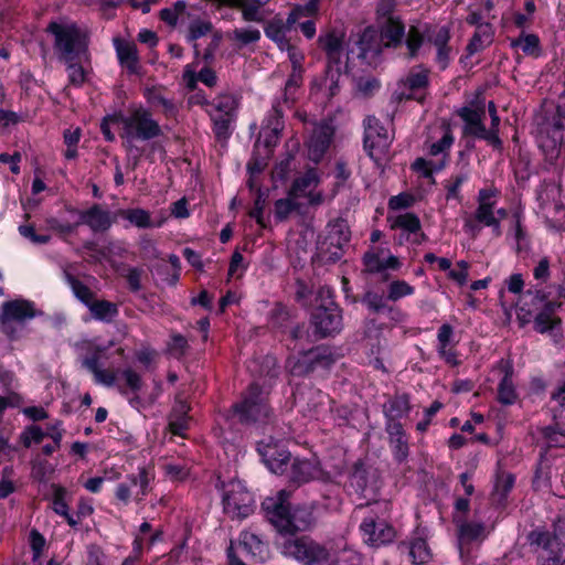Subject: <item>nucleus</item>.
<instances>
[{
    "instance_id": "f257e3e1",
    "label": "nucleus",
    "mask_w": 565,
    "mask_h": 565,
    "mask_svg": "<svg viewBox=\"0 0 565 565\" xmlns=\"http://www.w3.org/2000/svg\"><path fill=\"white\" fill-rule=\"evenodd\" d=\"M267 499L263 502V510L268 521L280 534L295 535L297 532L311 530L317 523L313 503L290 507L281 499Z\"/></svg>"
},
{
    "instance_id": "f03ea898",
    "label": "nucleus",
    "mask_w": 565,
    "mask_h": 565,
    "mask_svg": "<svg viewBox=\"0 0 565 565\" xmlns=\"http://www.w3.org/2000/svg\"><path fill=\"white\" fill-rule=\"evenodd\" d=\"M46 32L53 36V47L60 62L88 60L87 35L75 23L51 21Z\"/></svg>"
},
{
    "instance_id": "7ed1b4c3",
    "label": "nucleus",
    "mask_w": 565,
    "mask_h": 565,
    "mask_svg": "<svg viewBox=\"0 0 565 565\" xmlns=\"http://www.w3.org/2000/svg\"><path fill=\"white\" fill-rule=\"evenodd\" d=\"M280 553L301 565H320L329 559V550L308 535L285 537L278 544Z\"/></svg>"
},
{
    "instance_id": "20e7f679",
    "label": "nucleus",
    "mask_w": 565,
    "mask_h": 565,
    "mask_svg": "<svg viewBox=\"0 0 565 565\" xmlns=\"http://www.w3.org/2000/svg\"><path fill=\"white\" fill-rule=\"evenodd\" d=\"M38 315L34 302L26 299L4 301L0 307V331L10 340L20 338L25 323Z\"/></svg>"
},
{
    "instance_id": "39448f33",
    "label": "nucleus",
    "mask_w": 565,
    "mask_h": 565,
    "mask_svg": "<svg viewBox=\"0 0 565 565\" xmlns=\"http://www.w3.org/2000/svg\"><path fill=\"white\" fill-rule=\"evenodd\" d=\"M232 408L243 424L264 422L271 414L268 404V392L256 383H252L247 387L241 402L234 404Z\"/></svg>"
},
{
    "instance_id": "423d86ee",
    "label": "nucleus",
    "mask_w": 565,
    "mask_h": 565,
    "mask_svg": "<svg viewBox=\"0 0 565 565\" xmlns=\"http://www.w3.org/2000/svg\"><path fill=\"white\" fill-rule=\"evenodd\" d=\"M122 126V136L136 137L147 141L162 135V129L157 120L152 118L149 110L139 107L130 111L128 116L120 115L118 119Z\"/></svg>"
},
{
    "instance_id": "0eeeda50",
    "label": "nucleus",
    "mask_w": 565,
    "mask_h": 565,
    "mask_svg": "<svg viewBox=\"0 0 565 565\" xmlns=\"http://www.w3.org/2000/svg\"><path fill=\"white\" fill-rule=\"evenodd\" d=\"M224 512L232 519H245L254 511L253 494L237 480H231L223 491Z\"/></svg>"
},
{
    "instance_id": "6e6552de",
    "label": "nucleus",
    "mask_w": 565,
    "mask_h": 565,
    "mask_svg": "<svg viewBox=\"0 0 565 565\" xmlns=\"http://www.w3.org/2000/svg\"><path fill=\"white\" fill-rule=\"evenodd\" d=\"M529 542L531 546H536L541 565H565V551L556 535L534 530L529 534Z\"/></svg>"
},
{
    "instance_id": "1a4fd4ad",
    "label": "nucleus",
    "mask_w": 565,
    "mask_h": 565,
    "mask_svg": "<svg viewBox=\"0 0 565 565\" xmlns=\"http://www.w3.org/2000/svg\"><path fill=\"white\" fill-rule=\"evenodd\" d=\"M564 125L559 116L545 121L540 130L537 143L545 160L554 164L563 153Z\"/></svg>"
},
{
    "instance_id": "9d476101",
    "label": "nucleus",
    "mask_w": 565,
    "mask_h": 565,
    "mask_svg": "<svg viewBox=\"0 0 565 565\" xmlns=\"http://www.w3.org/2000/svg\"><path fill=\"white\" fill-rule=\"evenodd\" d=\"M294 403L303 417L319 419L328 411L329 396L316 387L300 385L294 392Z\"/></svg>"
},
{
    "instance_id": "9b49d317",
    "label": "nucleus",
    "mask_w": 565,
    "mask_h": 565,
    "mask_svg": "<svg viewBox=\"0 0 565 565\" xmlns=\"http://www.w3.org/2000/svg\"><path fill=\"white\" fill-rule=\"evenodd\" d=\"M383 43L373 28H366L348 49V58L355 55L366 65H375L383 50Z\"/></svg>"
},
{
    "instance_id": "f8f14e48",
    "label": "nucleus",
    "mask_w": 565,
    "mask_h": 565,
    "mask_svg": "<svg viewBox=\"0 0 565 565\" xmlns=\"http://www.w3.org/2000/svg\"><path fill=\"white\" fill-rule=\"evenodd\" d=\"M350 241V231L347 222L337 218L328 224V234L321 245V253L329 252L328 262L335 263L342 257L343 246Z\"/></svg>"
},
{
    "instance_id": "ddd939ff",
    "label": "nucleus",
    "mask_w": 565,
    "mask_h": 565,
    "mask_svg": "<svg viewBox=\"0 0 565 565\" xmlns=\"http://www.w3.org/2000/svg\"><path fill=\"white\" fill-rule=\"evenodd\" d=\"M364 149L371 158H376L390 145V137L386 128L374 116L364 119Z\"/></svg>"
},
{
    "instance_id": "4468645a",
    "label": "nucleus",
    "mask_w": 565,
    "mask_h": 565,
    "mask_svg": "<svg viewBox=\"0 0 565 565\" xmlns=\"http://www.w3.org/2000/svg\"><path fill=\"white\" fill-rule=\"evenodd\" d=\"M257 450L267 468L281 475L287 471L290 461V452L278 441L270 439L268 443L259 441Z\"/></svg>"
},
{
    "instance_id": "2eb2a0df",
    "label": "nucleus",
    "mask_w": 565,
    "mask_h": 565,
    "mask_svg": "<svg viewBox=\"0 0 565 565\" xmlns=\"http://www.w3.org/2000/svg\"><path fill=\"white\" fill-rule=\"evenodd\" d=\"M311 322L320 338L331 335L341 329V311L337 306L318 307L312 312Z\"/></svg>"
},
{
    "instance_id": "dca6fc26",
    "label": "nucleus",
    "mask_w": 565,
    "mask_h": 565,
    "mask_svg": "<svg viewBox=\"0 0 565 565\" xmlns=\"http://www.w3.org/2000/svg\"><path fill=\"white\" fill-rule=\"evenodd\" d=\"M360 530L363 533L364 541L372 546H381L391 543L395 537V530L384 520L365 518Z\"/></svg>"
},
{
    "instance_id": "f3484780",
    "label": "nucleus",
    "mask_w": 565,
    "mask_h": 565,
    "mask_svg": "<svg viewBox=\"0 0 565 565\" xmlns=\"http://www.w3.org/2000/svg\"><path fill=\"white\" fill-rule=\"evenodd\" d=\"M561 302H546L533 317V328L541 334L562 335V319L555 313L561 308Z\"/></svg>"
},
{
    "instance_id": "a211bd4d",
    "label": "nucleus",
    "mask_w": 565,
    "mask_h": 565,
    "mask_svg": "<svg viewBox=\"0 0 565 565\" xmlns=\"http://www.w3.org/2000/svg\"><path fill=\"white\" fill-rule=\"evenodd\" d=\"M334 130L329 124L317 125L308 141L309 159L316 163L320 162L330 147Z\"/></svg>"
},
{
    "instance_id": "6ab92c4d",
    "label": "nucleus",
    "mask_w": 565,
    "mask_h": 565,
    "mask_svg": "<svg viewBox=\"0 0 565 565\" xmlns=\"http://www.w3.org/2000/svg\"><path fill=\"white\" fill-rule=\"evenodd\" d=\"M331 360L319 348L302 353L301 358L288 360V367L292 375L303 376L312 372L317 365H329Z\"/></svg>"
},
{
    "instance_id": "aec40b11",
    "label": "nucleus",
    "mask_w": 565,
    "mask_h": 565,
    "mask_svg": "<svg viewBox=\"0 0 565 565\" xmlns=\"http://www.w3.org/2000/svg\"><path fill=\"white\" fill-rule=\"evenodd\" d=\"M238 547L242 554L254 563L264 562L268 554L267 543L260 536L249 531L241 533Z\"/></svg>"
},
{
    "instance_id": "412c9836",
    "label": "nucleus",
    "mask_w": 565,
    "mask_h": 565,
    "mask_svg": "<svg viewBox=\"0 0 565 565\" xmlns=\"http://www.w3.org/2000/svg\"><path fill=\"white\" fill-rule=\"evenodd\" d=\"M458 547L461 557L469 554V545L476 541H482L487 536L486 527L479 522L457 521Z\"/></svg>"
},
{
    "instance_id": "4be33fe9",
    "label": "nucleus",
    "mask_w": 565,
    "mask_h": 565,
    "mask_svg": "<svg viewBox=\"0 0 565 565\" xmlns=\"http://www.w3.org/2000/svg\"><path fill=\"white\" fill-rule=\"evenodd\" d=\"M321 470L317 462L308 459L296 458L289 470V482L295 487H299L311 480L320 478Z\"/></svg>"
},
{
    "instance_id": "5701e85b",
    "label": "nucleus",
    "mask_w": 565,
    "mask_h": 565,
    "mask_svg": "<svg viewBox=\"0 0 565 565\" xmlns=\"http://www.w3.org/2000/svg\"><path fill=\"white\" fill-rule=\"evenodd\" d=\"M380 39L384 47L396 49L402 45L405 38V25L399 18H388L379 21Z\"/></svg>"
},
{
    "instance_id": "b1692460",
    "label": "nucleus",
    "mask_w": 565,
    "mask_h": 565,
    "mask_svg": "<svg viewBox=\"0 0 565 565\" xmlns=\"http://www.w3.org/2000/svg\"><path fill=\"white\" fill-rule=\"evenodd\" d=\"M72 211L78 214V223L87 225L93 232H105L111 225L109 212L98 204H94L85 211Z\"/></svg>"
},
{
    "instance_id": "393cba45",
    "label": "nucleus",
    "mask_w": 565,
    "mask_h": 565,
    "mask_svg": "<svg viewBox=\"0 0 565 565\" xmlns=\"http://www.w3.org/2000/svg\"><path fill=\"white\" fill-rule=\"evenodd\" d=\"M429 71L423 67L422 65L413 67L407 76L401 81V85L408 89L409 93L402 92L398 96L399 99H417L418 102H423V97H415L413 93L424 89L429 84L428 77Z\"/></svg>"
},
{
    "instance_id": "a878e982",
    "label": "nucleus",
    "mask_w": 565,
    "mask_h": 565,
    "mask_svg": "<svg viewBox=\"0 0 565 565\" xmlns=\"http://www.w3.org/2000/svg\"><path fill=\"white\" fill-rule=\"evenodd\" d=\"M553 424L541 427L540 435L547 447L565 448V415L554 412Z\"/></svg>"
},
{
    "instance_id": "bb28decb",
    "label": "nucleus",
    "mask_w": 565,
    "mask_h": 565,
    "mask_svg": "<svg viewBox=\"0 0 565 565\" xmlns=\"http://www.w3.org/2000/svg\"><path fill=\"white\" fill-rule=\"evenodd\" d=\"M428 41L436 47V62L440 70H445L451 58V47L449 46L450 31L447 26H441L427 35Z\"/></svg>"
},
{
    "instance_id": "cd10ccee",
    "label": "nucleus",
    "mask_w": 565,
    "mask_h": 565,
    "mask_svg": "<svg viewBox=\"0 0 565 565\" xmlns=\"http://www.w3.org/2000/svg\"><path fill=\"white\" fill-rule=\"evenodd\" d=\"M385 430L390 438V444L393 448L394 458L398 462L407 459L409 448L408 438L401 423L385 424Z\"/></svg>"
},
{
    "instance_id": "c85d7f7f",
    "label": "nucleus",
    "mask_w": 565,
    "mask_h": 565,
    "mask_svg": "<svg viewBox=\"0 0 565 565\" xmlns=\"http://www.w3.org/2000/svg\"><path fill=\"white\" fill-rule=\"evenodd\" d=\"M114 44L120 65L125 67L129 74H137L139 72L137 45L120 39H115Z\"/></svg>"
},
{
    "instance_id": "c756f323",
    "label": "nucleus",
    "mask_w": 565,
    "mask_h": 565,
    "mask_svg": "<svg viewBox=\"0 0 565 565\" xmlns=\"http://www.w3.org/2000/svg\"><path fill=\"white\" fill-rule=\"evenodd\" d=\"M375 471L366 467L361 460L356 461L350 473V486L359 493L364 494L367 490L374 488Z\"/></svg>"
},
{
    "instance_id": "7c9ffc66",
    "label": "nucleus",
    "mask_w": 565,
    "mask_h": 565,
    "mask_svg": "<svg viewBox=\"0 0 565 565\" xmlns=\"http://www.w3.org/2000/svg\"><path fill=\"white\" fill-rule=\"evenodd\" d=\"M318 42L327 54L328 66L340 67L343 53V40L334 32L320 35Z\"/></svg>"
},
{
    "instance_id": "2f4dec72",
    "label": "nucleus",
    "mask_w": 565,
    "mask_h": 565,
    "mask_svg": "<svg viewBox=\"0 0 565 565\" xmlns=\"http://www.w3.org/2000/svg\"><path fill=\"white\" fill-rule=\"evenodd\" d=\"M102 352V348H96L95 352L92 355L86 356L83 360L82 365L93 373L96 383L110 387L114 386L116 383V373L107 370H102L99 367V359Z\"/></svg>"
},
{
    "instance_id": "473e14b6",
    "label": "nucleus",
    "mask_w": 565,
    "mask_h": 565,
    "mask_svg": "<svg viewBox=\"0 0 565 565\" xmlns=\"http://www.w3.org/2000/svg\"><path fill=\"white\" fill-rule=\"evenodd\" d=\"M459 117L465 121V132L478 137L484 131L486 126L483 124L484 107L479 106L477 108L462 107L458 111Z\"/></svg>"
},
{
    "instance_id": "72a5a7b5",
    "label": "nucleus",
    "mask_w": 565,
    "mask_h": 565,
    "mask_svg": "<svg viewBox=\"0 0 565 565\" xmlns=\"http://www.w3.org/2000/svg\"><path fill=\"white\" fill-rule=\"evenodd\" d=\"M190 406L182 399H177L169 415V429L173 435L184 436L189 428L190 417L188 415Z\"/></svg>"
},
{
    "instance_id": "f704fd0d",
    "label": "nucleus",
    "mask_w": 565,
    "mask_h": 565,
    "mask_svg": "<svg viewBox=\"0 0 565 565\" xmlns=\"http://www.w3.org/2000/svg\"><path fill=\"white\" fill-rule=\"evenodd\" d=\"M291 28V25L287 24V20L284 21L280 17L276 15L266 23L264 31L267 38L274 41L281 51H285V47H289L290 42L287 39V31Z\"/></svg>"
},
{
    "instance_id": "c9c22d12",
    "label": "nucleus",
    "mask_w": 565,
    "mask_h": 565,
    "mask_svg": "<svg viewBox=\"0 0 565 565\" xmlns=\"http://www.w3.org/2000/svg\"><path fill=\"white\" fill-rule=\"evenodd\" d=\"M409 398L407 395H396L384 405L385 424L401 423L398 419L409 412Z\"/></svg>"
},
{
    "instance_id": "e433bc0d",
    "label": "nucleus",
    "mask_w": 565,
    "mask_h": 565,
    "mask_svg": "<svg viewBox=\"0 0 565 565\" xmlns=\"http://www.w3.org/2000/svg\"><path fill=\"white\" fill-rule=\"evenodd\" d=\"M387 296H384L383 291L374 290L372 288L366 289L361 302L373 313H384L393 311V307L387 303Z\"/></svg>"
},
{
    "instance_id": "4c0bfd02",
    "label": "nucleus",
    "mask_w": 565,
    "mask_h": 565,
    "mask_svg": "<svg viewBox=\"0 0 565 565\" xmlns=\"http://www.w3.org/2000/svg\"><path fill=\"white\" fill-rule=\"evenodd\" d=\"M320 179L316 169H308L301 177L294 180L289 194L291 196H303L306 195L311 188L318 185Z\"/></svg>"
},
{
    "instance_id": "58836bf2",
    "label": "nucleus",
    "mask_w": 565,
    "mask_h": 565,
    "mask_svg": "<svg viewBox=\"0 0 565 565\" xmlns=\"http://www.w3.org/2000/svg\"><path fill=\"white\" fill-rule=\"evenodd\" d=\"M63 277L66 284L71 287L74 296L86 307H88L95 299V294L90 290V288L77 279L72 273H70L68 268H64Z\"/></svg>"
},
{
    "instance_id": "ea45409f",
    "label": "nucleus",
    "mask_w": 565,
    "mask_h": 565,
    "mask_svg": "<svg viewBox=\"0 0 565 565\" xmlns=\"http://www.w3.org/2000/svg\"><path fill=\"white\" fill-rule=\"evenodd\" d=\"M302 70H292L286 81L281 97H279L287 108H290L297 100V92L302 85Z\"/></svg>"
},
{
    "instance_id": "a19ab883",
    "label": "nucleus",
    "mask_w": 565,
    "mask_h": 565,
    "mask_svg": "<svg viewBox=\"0 0 565 565\" xmlns=\"http://www.w3.org/2000/svg\"><path fill=\"white\" fill-rule=\"evenodd\" d=\"M401 546L408 548L409 557L414 564L424 565L431 558L430 548L422 537L413 539L409 543H402Z\"/></svg>"
},
{
    "instance_id": "79ce46f5",
    "label": "nucleus",
    "mask_w": 565,
    "mask_h": 565,
    "mask_svg": "<svg viewBox=\"0 0 565 565\" xmlns=\"http://www.w3.org/2000/svg\"><path fill=\"white\" fill-rule=\"evenodd\" d=\"M320 0H309L305 4H296L287 17V24L294 26L301 19H311L319 13Z\"/></svg>"
},
{
    "instance_id": "37998d69",
    "label": "nucleus",
    "mask_w": 565,
    "mask_h": 565,
    "mask_svg": "<svg viewBox=\"0 0 565 565\" xmlns=\"http://www.w3.org/2000/svg\"><path fill=\"white\" fill-rule=\"evenodd\" d=\"M94 319L111 322L118 316V307L116 303L108 300H93L87 307Z\"/></svg>"
},
{
    "instance_id": "c03bdc74",
    "label": "nucleus",
    "mask_w": 565,
    "mask_h": 565,
    "mask_svg": "<svg viewBox=\"0 0 565 565\" xmlns=\"http://www.w3.org/2000/svg\"><path fill=\"white\" fill-rule=\"evenodd\" d=\"M286 108L287 107L284 105L282 100L280 98H276L273 102L271 109L265 118L262 128L281 132L284 129L282 117Z\"/></svg>"
},
{
    "instance_id": "a18cd8bd",
    "label": "nucleus",
    "mask_w": 565,
    "mask_h": 565,
    "mask_svg": "<svg viewBox=\"0 0 565 565\" xmlns=\"http://www.w3.org/2000/svg\"><path fill=\"white\" fill-rule=\"evenodd\" d=\"M209 105L216 111L215 115H226L235 117L238 107V98L233 94H220Z\"/></svg>"
},
{
    "instance_id": "49530a36",
    "label": "nucleus",
    "mask_w": 565,
    "mask_h": 565,
    "mask_svg": "<svg viewBox=\"0 0 565 565\" xmlns=\"http://www.w3.org/2000/svg\"><path fill=\"white\" fill-rule=\"evenodd\" d=\"M518 394L512 382V370H507L498 386V401L503 405L515 403Z\"/></svg>"
},
{
    "instance_id": "de8ad7c7",
    "label": "nucleus",
    "mask_w": 565,
    "mask_h": 565,
    "mask_svg": "<svg viewBox=\"0 0 565 565\" xmlns=\"http://www.w3.org/2000/svg\"><path fill=\"white\" fill-rule=\"evenodd\" d=\"M153 476L149 469L142 467L138 470L137 475L128 476V481L132 487H137L138 491L136 492V500L141 501L149 492L150 481Z\"/></svg>"
},
{
    "instance_id": "09e8293b",
    "label": "nucleus",
    "mask_w": 565,
    "mask_h": 565,
    "mask_svg": "<svg viewBox=\"0 0 565 565\" xmlns=\"http://www.w3.org/2000/svg\"><path fill=\"white\" fill-rule=\"evenodd\" d=\"M145 96L152 105H159L163 108L167 116H174L178 107L173 100L166 98L156 87L147 88Z\"/></svg>"
},
{
    "instance_id": "8fccbe9b",
    "label": "nucleus",
    "mask_w": 565,
    "mask_h": 565,
    "mask_svg": "<svg viewBox=\"0 0 565 565\" xmlns=\"http://www.w3.org/2000/svg\"><path fill=\"white\" fill-rule=\"evenodd\" d=\"M297 196H291L288 193V196L285 199H279L275 202V217L278 221H286L289 215L300 209V204L296 201Z\"/></svg>"
},
{
    "instance_id": "3c124183",
    "label": "nucleus",
    "mask_w": 565,
    "mask_h": 565,
    "mask_svg": "<svg viewBox=\"0 0 565 565\" xmlns=\"http://www.w3.org/2000/svg\"><path fill=\"white\" fill-rule=\"evenodd\" d=\"M484 41L488 43L491 42V25L486 23L483 25H479V29L471 38L470 42L467 45V51L469 55L477 53L482 50L484 46Z\"/></svg>"
},
{
    "instance_id": "603ef678",
    "label": "nucleus",
    "mask_w": 565,
    "mask_h": 565,
    "mask_svg": "<svg viewBox=\"0 0 565 565\" xmlns=\"http://www.w3.org/2000/svg\"><path fill=\"white\" fill-rule=\"evenodd\" d=\"M213 121V131L218 141H226L232 131H231V122L235 117H230L226 115H211Z\"/></svg>"
},
{
    "instance_id": "864d4df0",
    "label": "nucleus",
    "mask_w": 565,
    "mask_h": 565,
    "mask_svg": "<svg viewBox=\"0 0 565 565\" xmlns=\"http://www.w3.org/2000/svg\"><path fill=\"white\" fill-rule=\"evenodd\" d=\"M424 43L423 32L415 25L408 29L407 34L405 33V44L407 47V57L414 58L417 56L419 49Z\"/></svg>"
},
{
    "instance_id": "5fc2aeb1",
    "label": "nucleus",
    "mask_w": 565,
    "mask_h": 565,
    "mask_svg": "<svg viewBox=\"0 0 565 565\" xmlns=\"http://www.w3.org/2000/svg\"><path fill=\"white\" fill-rule=\"evenodd\" d=\"M280 134V131L260 128L254 149L259 151V149L263 147L264 152H266V157H269L273 147H275L279 140Z\"/></svg>"
},
{
    "instance_id": "6e6d98bb",
    "label": "nucleus",
    "mask_w": 565,
    "mask_h": 565,
    "mask_svg": "<svg viewBox=\"0 0 565 565\" xmlns=\"http://www.w3.org/2000/svg\"><path fill=\"white\" fill-rule=\"evenodd\" d=\"M227 38L237 42L241 46L256 43L260 39V32L257 29H235L227 34Z\"/></svg>"
},
{
    "instance_id": "4d7b16f0",
    "label": "nucleus",
    "mask_w": 565,
    "mask_h": 565,
    "mask_svg": "<svg viewBox=\"0 0 565 565\" xmlns=\"http://www.w3.org/2000/svg\"><path fill=\"white\" fill-rule=\"evenodd\" d=\"M396 227L403 228L409 233H416L420 230V221L414 213L399 214L392 223V228Z\"/></svg>"
},
{
    "instance_id": "13d9d810",
    "label": "nucleus",
    "mask_w": 565,
    "mask_h": 565,
    "mask_svg": "<svg viewBox=\"0 0 565 565\" xmlns=\"http://www.w3.org/2000/svg\"><path fill=\"white\" fill-rule=\"evenodd\" d=\"M546 302H554L548 300L547 295L542 290H527L524 295L523 306L531 308L534 311H540Z\"/></svg>"
},
{
    "instance_id": "bf43d9fd",
    "label": "nucleus",
    "mask_w": 565,
    "mask_h": 565,
    "mask_svg": "<svg viewBox=\"0 0 565 565\" xmlns=\"http://www.w3.org/2000/svg\"><path fill=\"white\" fill-rule=\"evenodd\" d=\"M444 167V163L433 166L431 161H427L424 158H417L412 163V169L419 173L420 177L428 179L431 183H435L434 171H439Z\"/></svg>"
},
{
    "instance_id": "052dcab7",
    "label": "nucleus",
    "mask_w": 565,
    "mask_h": 565,
    "mask_svg": "<svg viewBox=\"0 0 565 565\" xmlns=\"http://www.w3.org/2000/svg\"><path fill=\"white\" fill-rule=\"evenodd\" d=\"M414 294V288L405 280H394L388 285L387 299L397 301L403 297Z\"/></svg>"
},
{
    "instance_id": "680f3d73",
    "label": "nucleus",
    "mask_w": 565,
    "mask_h": 565,
    "mask_svg": "<svg viewBox=\"0 0 565 565\" xmlns=\"http://www.w3.org/2000/svg\"><path fill=\"white\" fill-rule=\"evenodd\" d=\"M85 60H73L72 62H63L67 66L68 81L75 86H81L85 82V71L82 63Z\"/></svg>"
},
{
    "instance_id": "e2e57ef3",
    "label": "nucleus",
    "mask_w": 565,
    "mask_h": 565,
    "mask_svg": "<svg viewBox=\"0 0 565 565\" xmlns=\"http://www.w3.org/2000/svg\"><path fill=\"white\" fill-rule=\"evenodd\" d=\"M213 30V24L210 21L194 20L190 23L188 41L195 42L198 39L206 35Z\"/></svg>"
},
{
    "instance_id": "0e129e2a",
    "label": "nucleus",
    "mask_w": 565,
    "mask_h": 565,
    "mask_svg": "<svg viewBox=\"0 0 565 565\" xmlns=\"http://www.w3.org/2000/svg\"><path fill=\"white\" fill-rule=\"evenodd\" d=\"M512 45L521 47L525 54L535 55L540 49V40L535 34H526L514 40Z\"/></svg>"
},
{
    "instance_id": "69168bd1",
    "label": "nucleus",
    "mask_w": 565,
    "mask_h": 565,
    "mask_svg": "<svg viewBox=\"0 0 565 565\" xmlns=\"http://www.w3.org/2000/svg\"><path fill=\"white\" fill-rule=\"evenodd\" d=\"M125 217L139 228H148L152 226L149 212L142 209L128 210Z\"/></svg>"
},
{
    "instance_id": "338daca9",
    "label": "nucleus",
    "mask_w": 565,
    "mask_h": 565,
    "mask_svg": "<svg viewBox=\"0 0 565 565\" xmlns=\"http://www.w3.org/2000/svg\"><path fill=\"white\" fill-rule=\"evenodd\" d=\"M467 180H468L467 172H461L459 174L451 177L450 180L448 181V183L446 184V190H447L446 199L447 200L454 199V200H457L460 202L461 195H460L459 189H460L461 184L463 182H466Z\"/></svg>"
},
{
    "instance_id": "774afa93",
    "label": "nucleus",
    "mask_w": 565,
    "mask_h": 565,
    "mask_svg": "<svg viewBox=\"0 0 565 565\" xmlns=\"http://www.w3.org/2000/svg\"><path fill=\"white\" fill-rule=\"evenodd\" d=\"M44 437H46L45 431L36 425L26 427L20 436L25 448L31 447L32 443L40 444Z\"/></svg>"
}]
</instances>
